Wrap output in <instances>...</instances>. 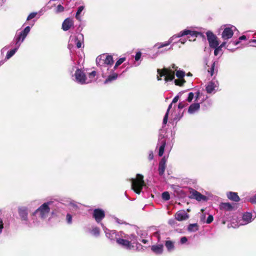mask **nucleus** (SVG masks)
<instances>
[{
  "label": "nucleus",
  "mask_w": 256,
  "mask_h": 256,
  "mask_svg": "<svg viewBox=\"0 0 256 256\" xmlns=\"http://www.w3.org/2000/svg\"><path fill=\"white\" fill-rule=\"evenodd\" d=\"M208 40L209 42L210 46L211 48H216L219 45V42L217 40V37L211 31H208L206 32Z\"/></svg>",
  "instance_id": "nucleus-12"
},
{
  "label": "nucleus",
  "mask_w": 256,
  "mask_h": 256,
  "mask_svg": "<svg viewBox=\"0 0 256 256\" xmlns=\"http://www.w3.org/2000/svg\"><path fill=\"white\" fill-rule=\"evenodd\" d=\"M204 62L207 66L209 67V68L208 69V74H210L211 76L217 74L218 72V60H212L210 66L208 64V60L207 58L204 59Z\"/></svg>",
  "instance_id": "nucleus-8"
},
{
  "label": "nucleus",
  "mask_w": 256,
  "mask_h": 256,
  "mask_svg": "<svg viewBox=\"0 0 256 256\" xmlns=\"http://www.w3.org/2000/svg\"><path fill=\"white\" fill-rule=\"evenodd\" d=\"M188 105V104L184 102H180L178 104V109H182L186 107Z\"/></svg>",
  "instance_id": "nucleus-50"
},
{
  "label": "nucleus",
  "mask_w": 256,
  "mask_h": 256,
  "mask_svg": "<svg viewBox=\"0 0 256 256\" xmlns=\"http://www.w3.org/2000/svg\"><path fill=\"white\" fill-rule=\"evenodd\" d=\"M131 182L132 189L138 194H140L144 186V176L141 174H136V178H132L130 180Z\"/></svg>",
  "instance_id": "nucleus-4"
},
{
  "label": "nucleus",
  "mask_w": 256,
  "mask_h": 256,
  "mask_svg": "<svg viewBox=\"0 0 256 256\" xmlns=\"http://www.w3.org/2000/svg\"><path fill=\"white\" fill-rule=\"evenodd\" d=\"M26 36L22 34V33L20 32L18 35H16L13 40L11 42V45H18L20 46L22 43L24 41L26 38Z\"/></svg>",
  "instance_id": "nucleus-20"
},
{
  "label": "nucleus",
  "mask_w": 256,
  "mask_h": 256,
  "mask_svg": "<svg viewBox=\"0 0 256 256\" xmlns=\"http://www.w3.org/2000/svg\"><path fill=\"white\" fill-rule=\"evenodd\" d=\"M214 220V217L212 215L210 214L208 216L206 220V223L208 224H210Z\"/></svg>",
  "instance_id": "nucleus-54"
},
{
  "label": "nucleus",
  "mask_w": 256,
  "mask_h": 256,
  "mask_svg": "<svg viewBox=\"0 0 256 256\" xmlns=\"http://www.w3.org/2000/svg\"><path fill=\"white\" fill-rule=\"evenodd\" d=\"M183 116V112L178 113V114L176 115L175 117L174 118V120L176 121V122L180 120L182 118Z\"/></svg>",
  "instance_id": "nucleus-48"
},
{
  "label": "nucleus",
  "mask_w": 256,
  "mask_h": 256,
  "mask_svg": "<svg viewBox=\"0 0 256 256\" xmlns=\"http://www.w3.org/2000/svg\"><path fill=\"white\" fill-rule=\"evenodd\" d=\"M148 158L150 160H153L154 153L152 151H150Z\"/></svg>",
  "instance_id": "nucleus-60"
},
{
  "label": "nucleus",
  "mask_w": 256,
  "mask_h": 256,
  "mask_svg": "<svg viewBox=\"0 0 256 256\" xmlns=\"http://www.w3.org/2000/svg\"><path fill=\"white\" fill-rule=\"evenodd\" d=\"M142 56V53L140 52H136L134 58L136 61H138L140 60Z\"/></svg>",
  "instance_id": "nucleus-55"
},
{
  "label": "nucleus",
  "mask_w": 256,
  "mask_h": 256,
  "mask_svg": "<svg viewBox=\"0 0 256 256\" xmlns=\"http://www.w3.org/2000/svg\"><path fill=\"white\" fill-rule=\"evenodd\" d=\"M96 72L94 70V71H92L91 72H90L89 74V77L90 78H94L96 76Z\"/></svg>",
  "instance_id": "nucleus-62"
},
{
  "label": "nucleus",
  "mask_w": 256,
  "mask_h": 256,
  "mask_svg": "<svg viewBox=\"0 0 256 256\" xmlns=\"http://www.w3.org/2000/svg\"><path fill=\"white\" fill-rule=\"evenodd\" d=\"M128 240H129L130 242V243L132 244H137L138 240V236L135 235L134 234H131L130 235H128V238H126Z\"/></svg>",
  "instance_id": "nucleus-32"
},
{
  "label": "nucleus",
  "mask_w": 256,
  "mask_h": 256,
  "mask_svg": "<svg viewBox=\"0 0 256 256\" xmlns=\"http://www.w3.org/2000/svg\"><path fill=\"white\" fill-rule=\"evenodd\" d=\"M114 219L116 222L118 224H127L126 222L124 221L123 220H120L116 217H114Z\"/></svg>",
  "instance_id": "nucleus-53"
},
{
  "label": "nucleus",
  "mask_w": 256,
  "mask_h": 256,
  "mask_svg": "<svg viewBox=\"0 0 256 256\" xmlns=\"http://www.w3.org/2000/svg\"><path fill=\"white\" fill-rule=\"evenodd\" d=\"M198 230L197 224H190L188 226V230L190 232H195Z\"/></svg>",
  "instance_id": "nucleus-31"
},
{
  "label": "nucleus",
  "mask_w": 256,
  "mask_h": 256,
  "mask_svg": "<svg viewBox=\"0 0 256 256\" xmlns=\"http://www.w3.org/2000/svg\"><path fill=\"white\" fill-rule=\"evenodd\" d=\"M74 25L73 20L70 18H66L63 22L62 24V29L64 31L68 30L71 26Z\"/></svg>",
  "instance_id": "nucleus-23"
},
{
  "label": "nucleus",
  "mask_w": 256,
  "mask_h": 256,
  "mask_svg": "<svg viewBox=\"0 0 256 256\" xmlns=\"http://www.w3.org/2000/svg\"><path fill=\"white\" fill-rule=\"evenodd\" d=\"M101 226L106 234V236L112 241L116 242V230H110L107 228L102 223H101Z\"/></svg>",
  "instance_id": "nucleus-16"
},
{
  "label": "nucleus",
  "mask_w": 256,
  "mask_h": 256,
  "mask_svg": "<svg viewBox=\"0 0 256 256\" xmlns=\"http://www.w3.org/2000/svg\"><path fill=\"white\" fill-rule=\"evenodd\" d=\"M66 222L67 224H72V217L71 214L68 213L66 216Z\"/></svg>",
  "instance_id": "nucleus-43"
},
{
  "label": "nucleus",
  "mask_w": 256,
  "mask_h": 256,
  "mask_svg": "<svg viewBox=\"0 0 256 256\" xmlns=\"http://www.w3.org/2000/svg\"><path fill=\"white\" fill-rule=\"evenodd\" d=\"M4 228V223L2 219H0V234L2 232Z\"/></svg>",
  "instance_id": "nucleus-61"
},
{
  "label": "nucleus",
  "mask_w": 256,
  "mask_h": 256,
  "mask_svg": "<svg viewBox=\"0 0 256 256\" xmlns=\"http://www.w3.org/2000/svg\"><path fill=\"white\" fill-rule=\"evenodd\" d=\"M216 86V84L214 82L211 81L209 82L206 86V89L207 93L211 94Z\"/></svg>",
  "instance_id": "nucleus-28"
},
{
  "label": "nucleus",
  "mask_w": 256,
  "mask_h": 256,
  "mask_svg": "<svg viewBox=\"0 0 256 256\" xmlns=\"http://www.w3.org/2000/svg\"><path fill=\"white\" fill-rule=\"evenodd\" d=\"M190 35L192 37L197 38L198 36H203V34L200 32L195 30H192L188 29H184V30L180 32L179 33L174 34L170 38L168 41L163 43H157L154 44V48H156L158 49H160L164 46H166L172 43L173 40L175 38H180L185 36Z\"/></svg>",
  "instance_id": "nucleus-2"
},
{
  "label": "nucleus",
  "mask_w": 256,
  "mask_h": 256,
  "mask_svg": "<svg viewBox=\"0 0 256 256\" xmlns=\"http://www.w3.org/2000/svg\"><path fill=\"white\" fill-rule=\"evenodd\" d=\"M75 68H76L75 73L74 74L72 75V80L80 84H86V76L84 72L82 70L76 68L75 66H73L72 68V70H74Z\"/></svg>",
  "instance_id": "nucleus-5"
},
{
  "label": "nucleus",
  "mask_w": 256,
  "mask_h": 256,
  "mask_svg": "<svg viewBox=\"0 0 256 256\" xmlns=\"http://www.w3.org/2000/svg\"><path fill=\"white\" fill-rule=\"evenodd\" d=\"M100 228L98 227L95 226L92 228L90 233L92 236L97 237L100 235Z\"/></svg>",
  "instance_id": "nucleus-35"
},
{
  "label": "nucleus",
  "mask_w": 256,
  "mask_h": 256,
  "mask_svg": "<svg viewBox=\"0 0 256 256\" xmlns=\"http://www.w3.org/2000/svg\"><path fill=\"white\" fill-rule=\"evenodd\" d=\"M220 208L221 210L231 211L234 209V207L230 202H222L220 204Z\"/></svg>",
  "instance_id": "nucleus-26"
},
{
  "label": "nucleus",
  "mask_w": 256,
  "mask_h": 256,
  "mask_svg": "<svg viewBox=\"0 0 256 256\" xmlns=\"http://www.w3.org/2000/svg\"><path fill=\"white\" fill-rule=\"evenodd\" d=\"M37 14V13L36 12H32L30 13L28 16L27 18H26V20H30L32 19L33 18H34L36 15Z\"/></svg>",
  "instance_id": "nucleus-51"
},
{
  "label": "nucleus",
  "mask_w": 256,
  "mask_h": 256,
  "mask_svg": "<svg viewBox=\"0 0 256 256\" xmlns=\"http://www.w3.org/2000/svg\"><path fill=\"white\" fill-rule=\"evenodd\" d=\"M30 26H27L24 28V30L21 31L20 32L22 33V35L26 37L27 35L30 32Z\"/></svg>",
  "instance_id": "nucleus-40"
},
{
  "label": "nucleus",
  "mask_w": 256,
  "mask_h": 256,
  "mask_svg": "<svg viewBox=\"0 0 256 256\" xmlns=\"http://www.w3.org/2000/svg\"><path fill=\"white\" fill-rule=\"evenodd\" d=\"M188 217V214L184 210L178 211L175 214V218L178 221L186 220Z\"/></svg>",
  "instance_id": "nucleus-22"
},
{
  "label": "nucleus",
  "mask_w": 256,
  "mask_h": 256,
  "mask_svg": "<svg viewBox=\"0 0 256 256\" xmlns=\"http://www.w3.org/2000/svg\"><path fill=\"white\" fill-rule=\"evenodd\" d=\"M188 242V238L186 236H182L180 239V243L182 244H184Z\"/></svg>",
  "instance_id": "nucleus-56"
},
{
  "label": "nucleus",
  "mask_w": 256,
  "mask_h": 256,
  "mask_svg": "<svg viewBox=\"0 0 256 256\" xmlns=\"http://www.w3.org/2000/svg\"><path fill=\"white\" fill-rule=\"evenodd\" d=\"M30 26H27L24 28V30L21 31L20 32L22 33V35L26 37L27 35L30 32Z\"/></svg>",
  "instance_id": "nucleus-42"
},
{
  "label": "nucleus",
  "mask_w": 256,
  "mask_h": 256,
  "mask_svg": "<svg viewBox=\"0 0 256 256\" xmlns=\"http://www.w3.org/2000/svg\"><path fill=\"white\" fill-rule=\"evenodd\" d=\"M249 202L252 204H256V194L250 198Z\"/></svg>",
  "instance_id": "nucleus-52"
},
{
  "label": "nucleus",
  "mask_w": 256,
  "mask_h": 256,
  "mask_svg": "<svg viewBox=\"0 0 256 256\" xmlns=\"http://www.w3.org/2000/svg\"><path fill=\"white\" fill-rule=\"evenodd\" d=\"M10 46H14V48L13 49L10 50H8L7 52V54H6V60H8L10 58H12L16 54V52L18 51V49L20 47V46H18V45L12 46L11 44H10V46H6L4 47L2 50V51L4 52L5 50H7Z\"/></svg>",
  "instance_id": "nucleus-18"
},
{
  "label": "nucleus",
  "mask_w": 256,
  "mask_h": 256,
  "mask_svg": "<svg viewBox=\"0 0 256 256\" xmlns=\"http://www.w3.org/2000/svg\"><path fill=\"white\" fill-rule=\"evenodd\" d=\"M184 93V92H180L178 94L173 98L172 102V104L176 103L180 97Z\"/></svg>",
  "instance_id": "nucleus-45"
},
{
  "label": "nucleus",
  "mask_w": 256,
  "mask_h": 256,
  "mask_svg": "<svg viewBox=\"0 0 256 256\" xmlns=\"http://www.w3.org/2000/svg\"><path fill=\"white\" fill-rule=\"evenodd\" d=\"M64 8L60 4H59L56 8V12L60 13L64 12Z\"/></svg>",
  "instance_id": "nucleus-46"
},
{
  "label": "nucleus",
  "mask_w": 256,
  "mask_h": 256,
  "mask_svg": "<svg viewBox=\"0 0 256 256\" xmlns=\"http://www.w3.org/2000/svg\"><path fill=\"white\" fill-rule=\"evenodd\" d=\"M114 62L112 56L110 55L102 54L96 58V65L100 68L102 78H105L108 74V72H104V70L105 69L109 70L110 68H112Z\"/></svg>",
  "instance_id": "nucleus-3"
},
{
  "label": "nucleus",
  "mask_w": 256,
  "mask_h": 256,
  "mask_svg": "<svg viewBox=\"0 0 256 256\" xmlns=\"http://www.w3.org/2000/svg\"><path fill=\"white\" fill-rule=\"evenodd\" d=\"M200 109V104L198 102L191 104L188 110V112L190 114H194Z\"/></svg>",
  "instance_id": "nucleus-24"
},
{
  "label": "nucleus",
  "mask_w": 256,
  "mask_h": 256,
  "mask_svg": "<svg viewBox=\"0 0 256 256\" xmlns=\"http://www.w3.org/2000/svg\"><path fill=\"white\" fill-rule=\"evenodd\" d=\"M63 204L56 200H50L44 202L38 208H37L32 214V216L36 218H39L41 219H44L48 216L52 210V216H57L58 213L60 212V208H62Z\"/></svg>",
  "instance_id": "nucleus-1"
},
{
  "label": "nucleus",
  "mask_w": 256,
  "mask_h": 256,
  "mask_svg": "<svg viewBox=\"0 0 256 256\" xmlns=\"http://www.w3.org/2000/svg\"><path fill=\"white\" fill-rule=\"evenodd\" d=\"M108 72L106 79L104 81V84H108L117 79L118 77V74L114 72V69H111L110 72Z\"/></svg>",
  "instance_id": "nucleus-19"
},
{
  "label": "nucleus",
  "mask_w": 256,
  "mask_h": 256,
  "mask_svg": "<svg viewBox=\"0 0 256 256\" xmlns=\"http://www.w3.org/2000/svg\"><path fill=\"white\" fill-rule=\"evenodd\" d=\"M158 72L160 76H165L166 82L172 81L175 78L174 72L170 68H165L162 71L158 69Z\"/></svg>",
  "instance_id": "nucleus-6"
},
{
  "label": "nucleus",
  "mask_w": 256,
  "mask_h": 256,
  "mask_svg": "<svg viewBox=\"0 0 256 256\" xmlns=\"http://www.w3.org/2000/svg\"><path fill=\"white\" fill-rule=\"evenodd\" d=\"M185 82V80L184 79H178L174 80V84L176 86H182L183 85L184 82Z\"/></svg>",
  "instance_id": "nucleus-44"
},
{
  "label": "nucleus",
  "mask_w": 256,
  "mask_h": 256,
  "mask_svg": "<svg viewBox=\"0 0 256 256\" xmlns=\"http://www.w3.org/2000/svg\"><path fill=\"white\" fill-rule=\"evenodd\" d=\"M256 218V213L255 212H254L253 214L250 212H244L243 213L242 216V222L241 224H247L254 220Z\"/></svg>",
  "instance_id": "nucleus-10"
},
{
  "label": "nucleus",
  "mask_w": 256,
  "mask_h": 256,
  "mask_svg": "<svg viewBox=\"0 0 256 256\" xmlns=\"http://www.w3.org/2000/svg\"><path fill=\"white\" fill-rule=\"evenodd\" d=\"M227 196L231 200L235 202H238L240 201V198L236 192H230L227 194Z\"/></svg>",
  "instance_id": "nucleus-27"
},
{
  "label": "nucleus",
  "mask_w": 256,
  "mask_h": 256,
  "mask_svg": "<svg viewBox=\"0 0 256 256\" xmlns=\"http://www.w3.org/2000/svg\"><path fill=\"white\" fill-rule=\"evenodd\" d=\"M200 90H198L196 93L195 101H197L200 98Z\"/></svg>",
  "instance_id": "nucleus-58"
},
{
  "label": "nucleus",
  "mask_w": 256,
  "mask_h": 256,
  "mask_svg": "<svg viewBox=\"0 0 256 256\" xmlns=\"http://www.w3.org/2000/svg\"><path fill=\"white\" fill-rule=\"evenodd\" d=\"M239 40L241 42V40H246V37L244 35H242L239 37Z\"/></svg>",
  "instance_id": "nucleus-64"
},
{
  "label": "nucleus",
  "mask_w": 256,
  "mask_h": 256,
  "mask_svg": "<svg viewBox=\"0 0 256 256\" xmlns=\"http://www.w3.org/2000/svg\"><path fill=\"white\" fill-rule=\"evenodd\" d=\"M214 49V54L216 56L218 54L219 52L221 50V48L218 46L216 48H212Z\"/></svg>",
  "instance_id": "nucleus-57"
},
{
  "label": "nucleus",
  "mask_w": 256,
  "mask_h": 256,
  "mask_svg": "<svg viewBox=\"0 0 256 256\" xmlns=\"http://www.w3.org/2000/svg\"><path fill=\"white\" fill-rule=\"evenodd\" d=\"M116 242L118 245L127 250H130L134 248V246L130 243V242L127 238L122 239L118 238Z\"/></svg>",
  "instance_id": "nucleus-15"
},
{
  "label": "nucleus",
  "mask_w": 256,
  "mask_h": 256,
  "mask_svg": "<svg viewBox=\"0 0 256 256\" xmlns=\"http://www.w3.org/2000/svg\"><path fill=\"white\" fill-rule=\"evenodd\" d=\"M175 223V220L174 219H170L168 220V224L172 226L174 225Z\"/></svg>",
  "instance_id": "nucleus-63"
},
{
  "label": "nucleus",
  "mask_w": 256,
  "mask_h": 256,
  "mask_svg": "<svg viewBox=\"0 0 256 256\" xmlns=\"http://www.w3.org/2000/svg\"><path fill=\"white\" fill-rule=\"evenodd\" d=\"M136 234L138 237L140 236V238H144L147 235L146 231L140 230L139 228L136 229Z\"/></svg>",
  "instance_id": "nucleus-33"
},
{
  "label": "nucleus",
  "mask_w": 256,
  "mask_h": 256,
  "mask_svg": "<svg viewBox=\"0 0 256 256\" xmlns=\"http://www.w3.org/2000/svg\"><path fill=\"white\" fill-rule=\"evenodd\" d=\"M164 246L162 244L152 245L151 246V250L156 254H162L163 252Z\"/></svg>",
  "instance_id": "nucleus-25"
},
{
  "label": "nucleus",
  "mask_w": 256,
  "mask_h": 256,
  "mask_svg": "<svg viewBox=\"0 0 256 256\" xmlns=\"http://www.w3.org/2000/svg\"><path fill=\"white\" fill-rule=\"evenodd\" d=\"M240 40L238 39V40H235V41H231L230 43L229 44H232V45L234 46H237L238 44L240 43Z\"/></svg>",
  "instance_id": "nucleus-59"
},
{
  "label": "nucleus",
  "mask_w": 256,
  "mask_h": 256,
  "mask_svg": "<svg viewBox=\"0 0 256 256\" xmlns=\"http://www.w3.org/2000/svg\"><path fill=\"white\" fill-rule=\"evenodd\" d=\"M165 246L168 252H172L174 250V242L172 240H166L165 242Z\"/></svg>",
  "instance_id": "nucleus-29"
},
{
  "label": "nucleus",
  "mask_w": 256,
  "mask_h": 256,
  "mask_svg": "<svg viewBox=\"0 0 256 256\" xmlns=\"http://www.w3.org/2000/svg\"><path fill=\"white\" fill-rule=\"evenodd\" d=\"M162 198L164 200H168L170 199V195L168 192H164L162 194Z\"/></svg>",
  "instance_id": "nucleus-38"
},
{
  "label": "nucleus",
  "mask_w": 256,
  "mask_h": 256,
  "mask_svg": "<svg viewBox=\"0 0 256 256\" xmlns=\"http://www.w3.org/2000/svg\"><path fill=\"white\" fill-rule=\"evenodd\" d=\"M176 76L180 79H184L185 76V72L184 70H178L176 72Z\"/></svg>",
  "instance_id": "nucleus-37"
},
{
  "label": "nucleus",
  "mask_w": 256,
  "mask_h": 256,
  "mask_svg": "<svg viewBox=\"0 0 256 256\" xmlns=\"http://www.w3.org/2000/svg\"><path fill=\"white\" fill-rule=\"evenodd\" d=\"M116 240L120 238H126L128 237V235L126 234H125L123 232L120 231V232H116Z\"/></svg>",
  "instance_id": "nucleus-36"
},
{
  "label": "nucleus",
  "mask_w": 256,
  "mask_h": 256,
  "mask_svg": "<svg viewBox=\"0 0 256 256\" xmlns=\"http://www.w3.org/2000/svg\"><path fill=\"white\" fill-rule=\"evenodd\" d=\"M92 217L98 224L100 223L101 224L102 220L105 217V212L101 208H95L92 212Z\"/></svg>",
  "instance_id": "nucleus-11"
},
{
  "label": "nucleus",
  "mask_w": 256,
  "mask_h": 256,
  "mask_svg": "<svg viewBox=\"0 0 256 256\" xmlns=\"http://www.w3.org/2000/svg\"><path fill=\"white\" fill-rule=\"evenodd\" d=\"M164 131L162 130H160L158 146H160L158 150V156H162L164 154V148L166 145V140L164 136L162 134Z\"/></svg>",
  "instance_id": "nucleus-7"
},
{
  "label": "nucleus",
  "mask_w": 256,
  "mask_h": 256,
  "mask_svg": "<svg viewBox=\"0 0 256 256\" xmlns=\"http://www.w3.org/2000/svg\"><path fill=\"white\" fill-rule=\"evenodd\" d=\"M190 192V196L189 198H190L196 199L198 202L207 200L208 198L206 196L201 194L200 192L194 189H192Z\"/></svg>",
  "instance_id": "nucleus-14"
},
{
  "label": "nucleus",
  "mask_w": 256,
  "mask_h": 256,
  "mask_svg": "<svg viewBox=\"0 0 256 256\" xmlns=\"http://www.w3.org/2000/svg\"><path fill=\"white\" fill-rule=\"evenodd\" d=\"M30 26H27L24 28V30L21 31L20 32L22 33V35L26 37L27 35L30 32Z\"/></svg>",
  "instance_id": "nucleus-41"
},
{
  "label": "nucleus",
  "mask_w": 256,
  "mask_h": 256,
  "mask_svg": "<svg viewBox=\"0 0 256 256\" xmlns=\"http://www.w3.org/2000/svg\"><path fill=\"white\" fill-rule=\"evenodd\" d=\"M84 6H80L78 10L76 11V20H80V14L82 12V10H84Z\"/></svg>",
  "instance_id": "nucleus-34"
},
{
  "label": "nucleus",
  "mask_w": 256,
  "mask_h": 256,
  "mask_svg": "<svg viewBox=\"0 0 256 256\" xmlns=\"http://www.w3.org/2000/svg\"><path fill=\"white\" fill-rule=\"evenodd\" d=\"M236 29L234 26L226 27L222 34V37L224 40H228L230 38L234 35V30Z\"/></svg>",
  "instance_id": "nucleus-13"
},
{
  "label": "nucleus",
  "mask_w": 256,
  "mask_h": 256,
  "mask_svg": "<svg viewBox=\"0 0 256 256\" xmlns=\"http://www.w3.org/2000/svg\"><path fill=\"white\" fill-rule=\"evenodd\" d=\"M194 98V94L192 92H190L188 93V96L186 100L188 102H190Z\"/></svg>",
  "instance_id": "nucleus-47"
},
{
  "label": "nucleus",
  "mask_w": 256,
  "mask_h": 256,
  "mask_svg": "<svg viewBox=\"0 0 256 256\" xmlns=\"http://www.w3.org/2000/svg\"><path fill=\"white\" fill-rule=\"evenodd\" d=\"M71 42L74 41L77 48H80L83 44L84 36L82 34H78L76 36L72 38L70 37Z\"/></svg>",
  "instance_id": "nucleus-17"
},
{
  "label": "nucleus",
  "mask_w": 256,
  "mask_h": 256,
  "mask_svg": "<svg viewBox=\"0 0 256 256\" xmlns=\"http://www.w3.org/2000/svg\"><path fill=\"white\" fill-rule=\"evenodd\" d=\"M30 26H27L24 28V30L21 31L20 32L22 33V35L26 37L27 35L30 32Z\"/></svg>",
  "instance_id": "nucleus-39"
},
{
  "label": "nucleus",
  "mask_w": 256,
  "mask_h": 256,
  "mask_svg": "<svg viewBox=\"0 0 256 256\" xmlns=\"http://www.w3.org/2000/svg\"><path fill=\"white\" fill-rule=\"evenodd\" d=\"M166 159L164 157L162 158L158 164V172L160 176H162L166 170Z\"/></svg>",
  "instance_id": "nucleus-21"
},
{
  "label": "nucleus",
  "mask_w": 256,
  "mask_h": 256,
  "mask_svg": "<svg viewBox=\"0 0 256 256\" xmlns=\"http://www.w3.org/2000/svg\"><path fill=\"white\" fill-rule=\"evenodd\" d=\"M18 213L22 221L26 224H28V208L26 206H20L18 208Z\"/></svg>",
  "instance_id": "nucleus-9"
},
{
  "label": "nucleus",
  "mask_w": 256,
  "mask_h": 256,
  "mask_svg": "<svg viewBox=\"0 0 256 256\" xmlns=\"http://www.w3.org/2000/svg\"><path fill=\"white\" fill-rule=\"evenodd\" d=\"M172 104H173L172 102H171L168 106L166 112L165 114V115L163 118L162 127H164V126L166 125L168 122L169 111L170 110V108H172Z\"/></svg>",
  "instance_id": "nucleus-30"
},
{
  "label": "nucleus",
  "mask_w": 256,
  "mask_h": 256,
  "mask_svg": "<svg viewBox=\"0 0 256 256\" xmlns=\"http://www.w3.org/2000/svg\"><path fill=\"white\" fill-rule=\"evenodd\" d=\"M126 58H120L116 62V66H119L122 63H123L126 60Z\"/></svg>",
  "instance_id": "nucleus-49"
}]
</instances>
